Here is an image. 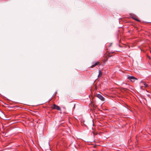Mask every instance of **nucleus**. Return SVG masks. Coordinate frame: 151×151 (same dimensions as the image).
Segmentation results:
<instances>
[{
  "label": "nucleus",
  "mask_w": 151,
  "mask_h": 151,
  "mask_svg": "<svg viewBox=\"0 0 151 151\" xmlns=\"http://www.w3.org/2000/svg\"><path fill=\"white\" fill-rule=\"evenodd\" d=\"M51 108L52 109H57L59 111H60L61 109L60 107L56 105V104H54L52 106Z\"/></svg>",
  "instance_id": "1"
},
{
  "label": "nucleus",
  "mask_w": 151,
  "mask_h": 151,
  "mask_svg": "<svg viewBox=\"0 0 151 151\" xmlns=\"http://www.w3.org/2000/svg\"><path fill=\"white\" fill-rule=\"evenodd\" d=\"M127 78L130 80L132 82H134L135 80H137V79L133 76H129L127 77Z\"/></svg>",
  "instance_id": "2"
},
{
  "label": "nucleus",
  "mask_w": 151,
  "mask_h": 151,
  "mask_svg": "<svg viewBox=\"0 0 151 151\" xmlns=\"http://www.w3.org/2000/svg\"><path fill=\"white\" fill-rule=\"evenodd\" d=\"M97 97L99 99L101 100L102 101L104 100V97L100 94H98L97 95Z\"/></svg>",
  "instance_id": "3"
},
{
  "label": "nucleus",
  "mask_w": 151,
  "mask_h": 151,
  "mask_svg": "<svg viewBox=\"0 0 151 151\" xmlns=\"http://www.w3.org/2000/svg\"><path fill=\"white\" fill-rule=\"evenodd\" d=\"M99 63V62L98 61H97L96 62H94L93 63V65H91V68H93L97 65H98Z\"/></svg>",
  "instance_id": "4"
},
{
  "label": "nucleus",
  "mask_w": 151,
  "mask_h": 151,
  "mask_svg": "<svg viewBox=\"0 0 151 151\" xmlns=\"http://www.w3.org/2000/svg\"><path fill=\"white\" fill-rule=\"evenodd\" d=\"M131 17L134 20L138 21H140L137 19V17L134 14L132 15Z\"/></svg>",
  "instance_id": "5"
},
{
  "label": "nucleus",
  "mask_w": 151,
  "mask_h": 151,
  "mask_svg": "<svg viewBox=\"0 0 151 151\" xmlns=\"http://www.w3.org/2000/svg\"><path fill=\"white\" fill-rule=\"evenodd\" d=\"M140 83H142L144 85L145 87H148V85L145 83V82L143 81H142L140 82Z\"/></svg>",
  "instance_id": "6"
},
{
  "label": "nucleus",
  "mask_w": 151,
  "mask_h": 151,
  "mask_svg": "<svg viewBox=\"0 0 151 151\" xmlns=\"http://www.w3.org/2000/svg\"><path fill=\"white\" fill-rule=\"evenodd\" d=\"M102 75V72L100 70H99V74L98 75V77H100Z\"/></svg>",
  "instance_id": "7"
},
{
  "label": "nucleus",
  "mask_w": 151,
  "mask_h": 151,
  "mask_svg": "<svg viewBox=\"0 0 151 151\" xmlns=\"http://www.w3.org/2000/svg\"><path fill=\"white\" fill-rule=\"evenodd\" d=\"M147 96L148 97H149V96H150V95L149 94H147Z\"/></svg>",
  "instance_id": "8"
},
{
  "label": "nucleus",
  "mask_w": 151,
  "mask_h": 151,
  "mask_svg": "<svg viewBox=\"0 0 151 151\" xmlns=\"http://www.w3.org/2000/svg\"><path fill=\"white\" fill-rule=\"evenodd\" d=\"M93 125H94V123H93Z\"/></svg>",
  "instance_id": "9"
}]
</instances>
